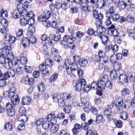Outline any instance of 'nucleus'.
Here are the masks:
<instances>
[{
  "mask_svg": "<svg viewBox=\"0 0 135 135\" xmlns=\"http://www.w3.org/2000/svg\"><path fill=\"white\" fill-rule=\"evenodd\" d=\"M73 85L75 87V90L78 91H80L82 88H83V91L84 92H88L90 90V86L86 84V81L84 79L74 80Z\"/></svg>",
  "mask_w": 135,
  "mask_h": 135,
  "instance_id": "f257e3e1",
  "label": "nucleus"
},
{
  "mask_svg": "<svg viewBox=\"0 0 135 135\" xmlns=\"http://www.w3.org/2000/svg\"><path fill=\"white\" fill-rule=\"evenodd\" d=\"M71 66L69 68H67V72L69 75H72L74 76H76V75L80 78H81L83 73L82 70L78 68V66L76 63H71Z\"/></svg>",
  "mask_w": 135,
  "mask_h": 135,
  "instance_id": "f03ea898",
  "label": "nucleus"
},
{
  "mask_svg": "<svg viewBox=\"0 0 135 135\" xmlns=\"http://www.w3.org/2000/svg\"><path fill=\"white\" fill-rule=\"evenodd\" d=\"M11 54L8 55V57L9 58L7 60V61L4 65L5 67L8 69H11L13 65H16L18 61L16 59L14 58L13 54Z\"/></svg>",
  "mask_w": 135,
  "mask_h": 135,
  "instance_id": "7ed1b4c3",
  "label": "nucleus"
},
{
  "mask_svg": "<svg viewBox=\"0 0 135 135\" xmlns=\"http://www.w3.org/2000/svg\"><path fill=\"white\" fill-rule=\"evenodd\" d=\"M93 17L97 19L95 23L97 27H100L101 20L103 18V14L101 13H98L96 10L93 11Z\"/></svg>",
  "mask_w": 135,
  "mask_h": 135,
  "instance_id": "20e7f679",
  "label": "nucleus"
},
{
  "mask_svg": "<svg viewBox=\"0 0 135 135\" xmlns=\"http://www.w3.org/2000/svg\"><path fill=\"white\" fill-rule=\"evenodd\" d=\"M75 38L73 37L72 35H71L69 36L65 35L63 38V40L60 43L62 45H66L67 44H72L74 41H75Z\"/></svg>",
  "mask_w": 135,
  "mask_h": 135,
  "instance_id": "39448f33",
  "label": "nucleus"
},
{
  "mask_svg": "<svg viewBox=\"0 0 135 135\" xmlns=\"http://www.w3.org/2000/svg\"><path fill=\"white\" fill-rule=\"evenodd\" d=\"M11 44H9L8 45H7L5 48L2 50L1 54V56L6 57L7 60L9 58L8 57V55H11V54H12L11 53L9 52L11 50Z\"/></svg>",
  "mask_w": 135,
  "mask_h": 135,
  "instance_id": "423d86ee",
  "label": "nucleus"
},
{
  "mask_svg": "<svg viewBox=\"0 0 135 135\" xmlns=\"http://www.w3.org/2000/svg\"><path fill=\"white\" fill-rule=\"evenodd\" d=\"M47 119L48 121L50 122L51 125H52L56 124L57 119L55 114L52 113H50L48 115Z\"/></svg>",
  "mask_w": 135,
  "mask_h": 135,
  "instance_id": "0eeeda50",
  "label": "nucleus"
},
{
  "mask_svg": "<svg viewBox=\"0 0 135 135\" xmlns=\"http://www.w3.org/2000/svg\"><path fill=\"white\" fill-rule=\"evenodd\" d=\"M15 70L10 69L4 73L3 77L5 79H7L10 77L12 78L15 76Z\"/></svg>",
  "mask_w": 135,
  "mask_h": 135,
  "instance_id": "6e6552de",
  "label": "nucleus"
},
{
  "mask_svg": "<svg viewBox=\"0 0 135 135\" xmlns=\"http://www.w3.org/2000/svg\"><path fill=\"white\" fill-rule=\"evenodd\" d=\"M38 19L40 21H42L43 25L46 27H49L51 26V23L48 19L44 20V17L42 15L38 17Z\"/></svg>",
  "mask_w": 135,
  "mask_h": 135,
  "instance_id": "1a4fd4ad",
  "label": "nucleus"
},
{
  "mask_svg": "<svg viewBox=\"0 0 135 135\" xmlns=\"http://www.w3.org/2000/svg\"><path fill=\"white\" fill-rule=\"evenodd\" d=\"M4 38L5 40L7 41L10 44H13L15 41L16 38L14 36H12L9 34L7 33L6 35L4 36Z\"/></svg>",
  "mask_w": 135,
  "mask_h": 135,
  "instance_id": "9d476101",
  "label": "nucleus"
},
{
  "mask_svg": "<svg viewBox=\"0 0 135 135\" xmlns=\"http://www.w3.org/2000/svg\"><path fill=\"white\" fill-rule=\"evenodd\" d=\"M115 12V8L113 6L111 7L109 10L107 11L106 12V15L107 17L112 18V15Z\"/></svg>",
  "mask_w": 135,
  "mask_h": 135,
  "instance_id": "9b49d317",
  "label": "nucleus"
},
{
  "mask_svg": "<svg viewBox=\"0 0 135 135\" xmlns=\"http://www.w3.org/2000/svg\"><path fill=\"white\" fill-rule=\"evenodd\" d=\"M8 17V12L2 8H0V20H2L4 17L7 18Z\"/></svg>",
  "mask_w": 135,
  "mask_h": 135,
  "instance_id": "f8f14e48",
  "label": "nucleus"
},
{
  "mask_svg": "<svg viewBox=\"0 0 135 135\" xmlns=\"http://www.w3.org/2000/svg\"><path fill=\"white\" fill-rule=\"evenodd\" d=\"M21 16H22L24 17H31L33 15V13L32 11L29 12L28 13L25 9L21 12Z\"/></svg>",
  "mask_w": 135,
  "mask_h": 135,
  "instance_id": "ddd939ff",
  "label": "nucleus"
},
{
  "mask_svg": "<svg viewBox=\"0 0 135 135\" xmlns=\"http://www.w3.org/2000/svg\"><path fill=\"white\" fill-rule=\"evenodd\" d=\"M62 98L64 99L67 100L69 99V100L73 101L74 99V97L73 96H71V95L69 93L63 94L61 95Z\"/></svg>",
  "mask_w": 135,
  "mask_h": 135,
  "instance_id": "4468645a",
  "label": "nucleus"
},
{
  "mask_svg": "<svg viewBox=\"0 0 135 135\" xmlns=\"http://www.w3.org/2000/svg\"><path fill=\"white\" fill-rule=\"evenodd\" d=\"M97 36L100 38L103 44L104 45L107 43L108 41V37L107 36L105 35L102 36L99 35H98Z\"/></svg>",
  "mask_w": 135,
  "mask_h": 135,
  "instance_id": "2eb2a0df",
  "label": "nucleus"
},
{
  "mask_svg": "<svg viewBox=\"0 0 135 135\" xmlns=\"http://www.w3.org/2000/svg\"><path fill=\"white\" fill-rule=\"evenodd\" d=\"M31 101V98L29 97L26 96L23 97L21 103L23 105H28L30 103Z\"/></svg>",
  "mask_w": 135,
  "mask_h": 135,
  "instance_id": "dca6fc26",
  "label": "nucleus"
},
{
  "mask_svg": "<svg viewBox=\"0 0 135 135\" xmlns=\"http://www.w3.org/2000/svg\"><path fill=\"white\" fill-rule=\"evenodd\" d=\"M119 80L122 83H127L128 81V78L124 74L120 75L119 77Z\"/></svg>",
  "mask_w": 135,
  "mask_h": 135,
  "instance_id": "f3484780",
  "label": "nucleus"
},
{
  "mask_svg": "<svg viewBox=\"0 0 135 135\" xmlns=\"http://www.w3.org/2000/svg\"><path fill=\"white\" fill-rule=\"evenodd\" d=\"M99 31H100V30L98 31V30L96 31H95L92 28H90L88 29L87 31V33L89 35H93L95 36H97L98 34H96V33L97 34L98 32H99Z\"/></svg>",
  "mask_w": 135,
  "mask_h": 135,
  "instance_id": "a211bd4d",
  "label": "nucleus"
},
{
  "mask_svg": "<svg viewBox=\"0 0 135 135\" xmlns=\"http://www.w3.org/2000/svg\"><path fill=\"white\" fill-rule=\"evenodd\" d=\"M51 126L50 129V132L52 134H54L56 133L58 130L59 127L57 125L53 124L51 125Z\"/></svg>",
  "mask_w": 135,
  "mask_h": 135,
  "instance_id": "6ab92c4d",
  "label": "nucleus"
},
{
  "mask_svg": "<svg viewBox=\"0 0 135 135\" xmlns=\"http://www.w3.org/2000/svg\"><path fill=\"white\" fill-rule=\"evenodd\" d=\"M27 7V5H25L23 3H20L17 6V8L18 9L17 10L20 12L23 11Z\"/></svg>",
  "mask_w": 135,
  "mask_h": 135,
  "instance_id": "aec40b11",
  "label": "nucleus"
},
{
  "mask_svg": "<svg viewBox=\"0 0 135 135\" xmlns=\"http://www.w3.org/2000/svg\"><path fill=\"white\" fill-rule=\"evenodd\" d=\"M35 30V27L32 25L30 26L28 29V33H27L28 37L32 35Z\"/></svg>",
  "mask_w": 135,
  "mask_h": 135,
  "instance_id": "412c9836",
  "label": "nucleus"
},
{
  "mask_svg": "<svg viewBox=\"0 0 135 135\" xmlns=\"http://www.w3.org/2000/svg\"><path fill=\"white\" fill-rule=\"evenodd\" d=\"M105 83L100 80L98 81L99 89L101 90H104L106 86Z\"/></svg>",
  "mask_w": 135,
  "mask_h": 135,
  "instance_id": "4be33fe9",
  "label": "nucleus"
},
{
  "mask_svg": "<svg viewBox=\"0 0 135 135\" xmlns=\"http://www.w3.org/2000/svg\"><path fill=\"white\" fill-rule=\"evenodd\" d=\"M11 101L14 105H17L19 102V100L17 95H15L11 99Z\"/></svg>",
  "mask_w": 135,
  "mask_h": 135,
  "instance_id": "5701e85b",
  "label": "nucleus"
},
{
  "mask_svg": "<svg viewBox=\"0 0 135 135\" xmlns=\"http://www.w3.org/2000/svg\"><path fill=\"white\" fill-rule=\"evenodd\" d=\"M27 116L25 114L20 115L18 118V121L23 122H26L27 121Z\"/></svg>",
  "mask_w": 135,
  "mask_h": 135,
  "instance_id": "b1692460",
  "label": "nucleus"
},
{
  "mask_svg": "<svg viewBox=\"0 0 135 135\" xmlns=\"http://www.w3.org/2000/svg\"><path fill=\"white\" fill-rule=\"evenodd\" d=\"M65 5V4H61L59 2H57L55 3V4H52L50 6V8L51 9V7H55L56 8H59L61 7L64 9H66V8H64V6Z\"/></svg>",
  "mask_w": 135,
  "mask_h": 135,
  "instance_id": "393cba45",
  "label": "nucleus"
},
{
  "mask_svg": "<svg viewBox=\"0 0 135 135\" xmlns=\"http://www.w3.org/2000/svg\"><path fill=\"white\" fill-rule=\"evenodd\" d=\"M22 42L23 45L25 47L28 46L30 44L29 39L26 37L23 38L22 40Z\"/></svg>",
  "mask_w": 135,
  "mask_h": 135,
  "instance_id": "a878e982",
  "label": "nucleus"
},
{
  "mask_svg": "<svg viewBox=\"0 0 135 135\" xmlns=\"http://www.w3.org/2000/svg\"><path fill=\"white\" fill-rule=\"evenodd\" d=\"M42 126L44 129H48L49 127V121H48L47 120L44 121L42 124Z\"/></svg>",
  "mask_w": 135,
  "mask_h": 135,
  "instance_id": "bb28decb",
  "label": "nucleus"
},
{
  "mask_svg": "<svg viewBox=\"0 0 135 135\" xmlns=\"http://www.w3.org/2000/svg\"><path fill=\"white\" fill-rule=\"evenodd\" d=\"M110 77L111 79L115 80L117 76L118 75L116 72L115 70H112L110 71Z\"/></svg>",
  "mask_w": 135,
  "mask_h": 135,
  "instance_id": "cd10ccee",
  "label": "nucleus"
},
{
  "mask_svg": "<svg viewBox=\"0 0 135 135\" xmlns=\"http://www.w3.org/2000/svg\"><path fill=\"white\" fill-rule=\"evenodd\" d=\"M87 63L88 61L86 59L81 58L79 64L81 66H84L87 64Z\"/></svg>",
  "mask_w": 135,
  "mask_h": 135,
  "instance_id": "c85d7f7f",
  "label": "nucleus"
},
{
  "mask_svg": "<svg viewBox=\"0 0 135 135\" xmlns=\"http://www.w3.org/2000/svg\"><path fill=\"white\" fill-rule=\"evenodd\" d=\"M28 37H29L30 44H34L36 43V38L35 36H32V35Z\"/></svg>",
  "mask_w": 135,
  "mask_h": 135,
  "instance_id": "c756f323",
  "label": "nucleus"
},
{
  "mask_svg": "<svg viewBox=\"0 0 135 135\" xmlns=\"http://www.w3.org/2000/svg\"><path fill=\"white\" fill-rule=\"evenodd\" d=\"M108 0H99L98 1V6L100 8H102L105 5L106 2H107Z\"/></svg>",
  "mask_w": 135,
  "mask_h": 135,
  "instance_id": "7c9ffc66",
  "label": "nucleus"
},
{
  "mask_svg": "<svg viewBox=\"0 0 135 135\" xmlns=\"http://www.w3.org/2000/svg\"><path fill=\"white\" fill-rule=\"evenodd\" d=\"M4 127L5 129L8 131H11L13 128L12 124L9 122L6 123L5 124Z\"/></svg>",
  "mask_w": 135,
  "mask_h": 135,
  "instance_id": "2f4dec72",
  "label": "nucleus"
},
{
  "mask_svg": "<svg viewBox=\"0 0 135 135\" xmlns=\"http://www.w3.org/2000/svg\"><path fill=\"white\" fill-rule=\"evenodd\" d=\"M13 15L15 18H19L21 16V12L17 10H15L13 12Z\"/></svg>",
  "mask_w": 135,
  "mask_h": 135,
  "instance_id": "473e14b6",
  "label": "nucleus"
},
{
  "mask_svg": "<svg viewBox=\"0 0 135 135\" xmlns=\"http://www.w3.org/2000/svg\"><path fill=\"white\" fill-rule=\"evenodd\" d=\"M103 119V116L101 114H99L97 116L95 122L97 123H99L102 121Z\"/></svg>",
  "mask_w": 135,
  "mask_h": 135,
  "instance_id": "72a5a7b5",
  "label": "nucleus"
},
{
  "mask_svg": "<svg viewBox=\"0 0 135 135\" xmlns=\"http://www.w3.org/2000/svg\"><path fill=\"white\" fill-rule=\"evenodd\" d=\"M34 15L28 19L27 23L30 26L33 25L35 23L34 19L33 18Z\"/></svg>",
  "mask_w": 135,
  "mask_h": 135,
  "instance_id": "f704fd0d",
  "label": "nucleus"
},
{
  "mask_svg": "<svg viewBox=\"0 0 135 135\" xmlns=\"http://www.w3.org/2000/svg\"><path fill=\"white\" fill-rule=\"evenodd\" d=\"M118 7L122 9H124L127 6L126 4L123 1L119 2L118 4Z\"/></svg>",
  "mask_w": 135,
  "mask_h": 135,
  "instance_id": "c9c22d12",
  "label": "nucleus"
},
{
  "mask_svg": "<svg viewBox=\"0 0 135 135\" xmlns=\"http://www.w3.org/2000/svg\"><path fill=\"white\" fill-rule=\"evenodd\" d=\"M98 84V82L97 83L96 82H94L91 85V88L95 90L99 89Z\"/></svg>",
  "mask_w": 135,
  "mask_h": 135,
  "instance_id": "e433bc0d",
  "label": "nucleus"
},
{
  "mask_svg": "<svg viewBox=\"0 0 135 135\" xmlns=\"http://www.w3.org/2000/svg\"><path fill=\"white\" fill-rule=\"evenodd\" d=\"M109 32H110L112 35L114 36L117 37L119 35L118 31L116 29H112L111 30H109Z\"/></svg>",
  "mask_w": 135,
  "mask_h": 135,
  "instance_id": "4c0bfd02",
  "label": "nucleus"
},
{
  "mask_svg": "<svg viewBox=\"0 0 135 135\" xmlns=\"http://www.w3.org/2000/svg\"><path fill=\"white\" fill-rule=\"evenodd\" d=\"M70 62L71 61L69 59H67L65 61L64 65L66 71L68 69L67 68H69L70 67V66L71 64V63Z\"/></svg>",
  "mask_w": 135,
  "mask_h": 135,
  "instance_id": "58836bf2",
  "label": "nucleus"
},
{
  "mask_svg": "<svg viewBox=\"0 0 135 135\" xmlns=\"http://www.w3.org/2000/svg\"><path fill=\"white\" fill-rule=\"evenodd\" d=\"M46 65L48 67H50L53 64V62L51 59H46L45 61Z\"/></svg>",
  "mask_w": 135,
  "mask_h": 135,
  "instance_id": "ea45409f",
  "label": "nucleus"
},
{
  "mask_svg": "<svg viewBox=\"0 0 135 135\" xmlns=\"http://www.w3.org/2000/svg\"><path fill=\"white\" fill-rule=\"evenodd\" d=\"M117 60L116 55H113L110 56V61L112 63H116Z\"/></svg>",
  "mask_w": 135,
  "mask_h": 135,
  "instance_id": "a19ab883",
  "label": "nucleus"
},
{
  "mask_svg": "<svg viewBox=\"0 0 135 135\" xmlns=\"http://www.w3.org/2000/svg\"><path fill=\"white\" fill-rule=\"evenodd\" d=\"M71 109V107L70 105H66L64 109H63L64 111L66 113H68L70 112Z\"/></svg>",
  "mask_w": 135,
  "mask_h": 135,
  "instance_id": "79ce46f5",
  "label": "nucleus"
},
{
  "mask_svg": "<svg viewBox=\"0 0 135 135\" xmlns=\"http://www.w3.org/2000/svg\"><path fill=\"white\" fill-rule=\"evenodd\" d=\"M7 61L6 57L1 55L0 56V63L2 64H5Z\"/></svg>",
  "mask_w": 135,
  "mask_h": 135,
  "instance_id": "37998d69",
  "label": "nucleus"
},
{
  "mask_svg": "<svg viewBox=\"0 0 135 135\" xmlns=\"http://www.w3.org/2000/svg\"><path fill=\"white\" fill-rule=\"evenodd\" d=\"M129 90L127 88H123L122 90L121 93L122 95H125L128 94H129Z\"/></svg>",
  "mask_w": 135,
  "mask_h": 135,
  "instance_id": "c03bdc74",
  "label": "nucleus"
},
{
  "mask_svg": "<svg viewBox=\"0 0 135 135\" xmlns=\"http://www.w3.org/2000/svg\"><path fill=\"white\" fill-rule=\"evenodd\" d=\"M58 76L57 74H54L50 77V81L51 82H52L55 81L57 79Z\"/></svg>",
  "mask_w": 135,
  "mask_h": 135,
  "instance_id": "a18cd8bd",
  "label": "nucleus"
},
{
  "mask_svg": "<svg viewBox=\"0 0 135 135\" xmlns=\"http://www.w3.org/2000/svg\"><path fill=\"white\" fill-rule=\"evenodd\" d=\"M2 78L0 79V86L1 87H3L6 84V80L7 79H5L4 78L3 76Z\"/></svg>",
  "mask_w": 135,
  "mask_h": 135,
  "instance_id": "49530a36",
  "label": "nucleus"
},
{
  "mask_svg": "<svg viewBox=\"0 0 135 135\" xmlns=\"http://www.w3.org/2000/svg\"><path fill=\"white\" fill-rule=\"evenodd\" d=\"M128 117V114L127 113L125 112H122L120 115V118L125 120L127 119Z\"/></svg>",
  "mask_w": 135,
  "mask_h": 135,
  "instance_id": "de8ad7c7",
  "label": "nucleus"
},
{
  "mask_svg": "<svg viewBox=\"0 0 135 135\" xmlns=\"http://www.w3.org/2000/svg\"><path fill=\"white\" fill-rule=\"evenodd\" d=\"M20 23L22 26H25L28 23L27 20L25 18H22L20 20Z\"/></svg>",
  "mask_w": 135,
  "mask_h": 135,
  "instance_id": "09e8293b",
  "label": "nucleus"
},
{
  "mask_svg": "<svg viewBox=\"0 0 135 135\" xmlns=\"http://www.w3.org/2000/svg\"><path fill=\"white\" fill-rule=\"evenodd\" d=\"M7 113L9 116L11 117L13 116L15 114V110L13 108L8 110H7Z\"/></svg>",
  "mask_w": 135,
  "mask_h": 135,
  "instance_id": "8fccbe9b",
  "label": "nucleus"
},
{
  "mask_svg": "<svg viewBox=\"0 0 135 135\" xmlns=\"http://www.w3.org/2000/svg\"><path fill=\"white\" fill-rule=\"evenodd\" d=\"M54 36H54L52 34H51L49 35V38H48V40H47L48 41L49 44L51 45L52 44V41L53 40Z\"/></svg>",
  "mask_w": 135,
  "mask_h": 135,
  "instance_id": "3c124183",
  "label": "nucleus"
},
{
  "mask_svg": "<svg viewBox=\"0 0 135 135\" xmlns=\"http://www.w3.org/2000/svg\"><path fill=\"white\" fill-rule=\"evenodd\" d=\"M80 4L82 6V9L83 11H85L87 10L88 5L86 2H82V3Z\"/></svg>",
  "mask_w": 135,
  "mask_h": 135,
  "instance_id": "603ef678",
  "label": "nucleus"
},
{
  "mask_svg": "<svg viewBox=\"0 0 135 135\" xmlns=\"http://www.w3.org/2000/svg\"><path fill=\"white\" fill-rule=\"evenodd\" d=\"M26 112V109L24 107H22L20 109L19 113L20 115H25Z\"/></svg>",
  "mask_w": 135,
  "mask_h": 135,
  "instance_id": "864d4df0",
  "label": "nucleus"
},
{
  "mask_svg": "<svg viewBox=\"0 0 135 135\" xmlns=\"http://www.w3.org/2000/svg\"><path fill=\"white\" fill-rule=\"evenodd\" d=\"M118 46L117 45L115 44L113 46H112L111 49L114 53H115L118 50Z\"/></svg>",
  "mask_w": 135,
  "mask_h": 135,
  "instance_id": "5fc2aeb1",
  "label": "nucleus"
},
{
  "mask_svg": "<svg viewBox=\"0 0 135 135\" xmlns=\"http://www.w3.org/2000/svg\"><path fill=\"white\" fill-rule=\"evenodd\" d=\"M20 61L21 64L25 65L26 64L27 60L25 57H21Z\"/></svg>",
  "mask_w": 135,
  "mask_h": 135,
  "instance_id": "6e6d98bb",
  "label": "nucleus"
},
{
  "mask_svg": "<svg viewBox=\"0 0 135 135\" xmlns=\"http://www.w3.org/2000/svg\"><path fill=\"white\" fill-rule=\"evenodd\" d=\"M58 103L59 106L60 107H63L65 105L64 101L62 99H58Z\"/></svg>",
  "mask_w": 135,
  "mask_h": 135,
  "instance_id": "4d7b16f0",
  "label": "nucleus"
},
{
  "mask_svg": "<svg viewBox=\"0 0 135 135\" xmlns=\"http://www.w3.org/2000/svg\"><path fill=\"white\" fill-rule=\"evenodd\" d=\"M106 86L107 88L110 89L112 88L113 83L111 81H108L106 83Z\"/></svg>",
  "mask_w": 135,
  "mask_h": 135,
  "instance_id": "13d9d810",
  "label": "nucleus"
},
{
  "mask_svg": "<svg viewBox=\"0 0 135 135\" xmlns=\"http://www.w3.org/2000/svg\"><path fill=\"white\" fill-rule=\"evenodd\" d=\"M51 53L52 55H56L58 53V50L56 48L53 47L51 49Z\"/></svg>",
  "mask_w": 135,
  "mask_h": 135,
  "instance_id": "bf43d9fd",
  "label": "nucleus"
},
{
  "mask_svg": "<svg viewBox=\"0 0 135 135\" xmlns=\"http://www.w3.org/2000/svg\"><path fill=\"white\" fill-rule=\"evenodd\" d=\"M46 68V65L44 63H42L41 64L39 67V69L41 71H44Z\"/></svg>",
  "mask_w": 135,
  "mask_h": 135,
  "instance_id": "052dcab7",
  "label": "nucleus"
},
{
  "mask_svg": "<svg viewBox=\"0 0 135 135\" xmlns=\"http://www.w3.org/2000/svg\"><path fill=\"white\" fill-rule=\"evenodd\" d=\"M112 17L113 20L115 21H116L119 20L120 18L119 15L118 14H113Z\"/></svg>",
  "mask_w": 135,
  "mask_h": 135,
  "instance_id": "680f3d73",
  "label": "nucleus"
},
{
  "mask_svg": "<svg viewBox=\"0 0 135 135\" xmlns=\"http://www.w3.org/2000/svg\"><path fill=\"white\" fill-rule=\"evenodd\" d=\"M45 85L43 83H41L39 86H38V89L39 91L41 92L44 89Z\"/></svg>",
  "mask_w": 135,
  "mask_h": 135,
  "instance_id": "e2e57ef3",
  "label": "nucleus"
},
{
  "mask_svg": "<svg viewBox=\"0 0 135 135\" xmlns=\"http://www.w3.org/2000/svg\"><path fill=\"white\" fill-rule=\"evenodd\" d=\"M60 37L61 36L60 34L58 33H57L54 35V41H57L60 40Z\"/></svg>",
  "mask_w": 135,
  "mask_h": 135,
  "instance_id": "0e129e2a",
  "label": "nucleus"
},
{
  "mask_svg": "<svg viewBox=\"0 0 135 135\" xmlns=\"http://www.w3.org/2000/svg\"><path fill=\"white\" fill-rule=\"evenodd\" d=\"M111 113V109H105L104 112V114L107 116L110 115Z\"/></svg>",
  "mask_w": 135,
  "mask_h": 135,
  "instance_id": "69168bd1",
  "label": "nucleus"
},
{
  "mask_svg": "<svg viewBox=\"0 0 135 135\" xmlns=\"http://www.w3.org/2000/svg\"><path fill=\"white\" fill-rule=\"evenodd\" d=\"M81 127L83 129L85 130H87L89 128L88 125L86 122L82 123Z\"/></svg>",
  "mask_w": 135,
  "mask_h": 135,
  "instance_id": "338daca9",
  "label": "nucleus"
},
{
  "mask_svg": "<svg viewBox=\"0 0 135 135\" xmlns=\"http://www.w3.org/2000/svg\"><path fill=\"white\" fill-rule=\"evenodd\" d=\"M129 37L132 40L135 39V33L134 32H130L128 33Z\"/></svg>",
  "mask_w": 135,
  "mask_h": 135,
  "instance_id": "774afa93",
  "label": "nucleus"
}]
</instances>
